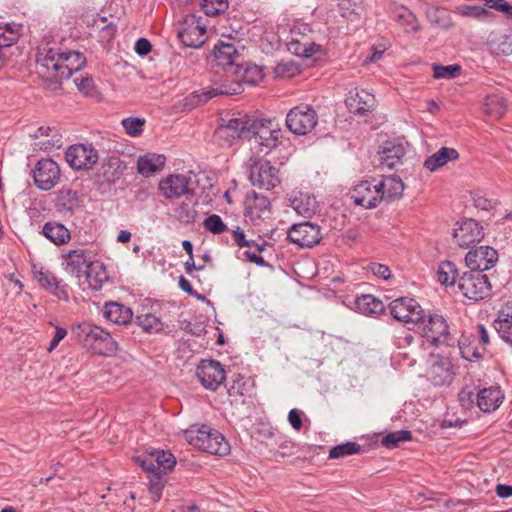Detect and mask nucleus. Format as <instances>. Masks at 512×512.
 <instances>
[{
    "label": "nucleus",
    "instance_id": "1",
    "mask_svg": "<svg viewBox=\"0 0 512 512\" xmlns=\"http://www.w3.org/2000/svg\"><path fill=\"white\" fill-rule=\"evenodd\" d=\"M39 73L52 82L69 79L85 65V57L77 51L59 52L54 49L45 54L40 53L37 59Z\"/></svg>",
    "mask_w": 512,
    "mask_h": 512
},
{
    "label": "nucleus",
    "instance_id": "2",
    "mask_svg": "<svg viewBox=\"0 0 512 512\" xmlns=\"http://www.w3.org/2000/svg\"><path fill=\"white\" fill-rule=\"evenodd\" d=\"M72 334L93 353L104 355L117 350V342L109 332L91 323H81L73 327Z\"/></svg>",
    "mask_w": 512,
    "mask_h": 512
},
{
    "label": "nucleus",
    "instance_id": "3",
    "mask_svg": "<svg viewBox=\"0 0 512 512\" xmlns=\"http://www.w3.org/2000/svg\"><path fill=\"white\" fill-rule=\"evenodd\" d=\"M194 178L195 175L191 171L169 174L158 182L159 194L167 200L191 197L196 189Z\"/></svg>",
    "mask_w": 512,
    "mask_h": 512
},
{
    "label": "nucleus",
    "instance_id": "4",
    "mask_svg": "<svg viewBox=\"0 0 512 512\" xmlns=\"http://www.w3.org/2000/svg\"><path fill=\"white\" fill-rule=\"evenodd\" d=\"M253 119L245 114L231 118L220 125L214 133V139L220 146H231L239 139L251 138Z\"/></svg>",
    "mask_w": 512,
    "mask_h": 512
},
{
    "label": "nucleus",
    "instance_id": "5",
    "mask_svg": "<svg viewBox=\"0 0 512 512\" xmlns=\"http://www.w3.org/2000/svg\"><path fill=\"white\" fill-rule=\"evenodd\" d=\"M416 331L433 345L449 344L450 332L447 321L440 315H423L416 325Z\"/></svg>",
    "mask_w": 512,
    "mask_h": 512
},
{
    "label": "nucleus",
    "instance_id": "6",
    "mask_svg": "<svg viewBox=\"0 0 512 512\" xmlns=\"http://www.w3.org/2000/svg\"><path fill=\"white\" fill-rule=\"evenodd\" d=\"M318 123V115L314 108L301 104L292 108L286 116L287 128L296 135L310 133Z\"/></svg>",
    "mask_w": 512,
    "mask_h": 512
},
{
    "label": "nucleus",
    "instance_id": "7",
    "mask_svg": "<svg viewBox=\"0 0 512 512\" xmlns=\"http://www.w3.org/2000/svg\"><path fill=\"white\" fill-rule=\"evenodd\" d=\"M458 289L464 297L479 301L489 296L491 286L486 275L481 272L470 271L459 277Z\"/></svg>",
    "mask_w": 512,
    "mask_h": 512
},
{
    "label": "nucleus",
    "instance_id": "8",
    "mask_svg": "<svg viewBox=\"0 0 512 512\" xmlns=\"http://www.w3.org/2000/svg\"><path fill=\"white\" fill-rule=\"evenodd\" d=\"M281 135V129L271 120H253L251 137L254 138L255 143L259 146V152L267 154L272 149L276 148L279 144Z\"/></svg>",
    "mask_w": 512,
    "mask_h": 512
},
{
    "label": "nucleus",
    "instance_id": "9",
    "mask_svg": "<svg viewBox=\"0 0 512 512\" xmlns=\"http://www.w3.org/2000/svg\"><path fill=\"white\" fill-rule=\"evenodd\" d=\"M391 315L398 321L416 327L423 318L424 310L418 302L412 298L401 297L393 300L390 305Z\"/></svg>",
    "mask_w": 512,
    "mask_h": 512
},
{
    "label": "nucleus",
    "instance_id": "10",
    "mask_svg": "<svg viewBox=\"0 0 512 512\" xmlns=\"http://www.w3.org/2000/svg\"><path fill=\"white\" fill-rule=\"evenodd\" d=\"M136 463L146 472L161 475L171 470L176 464L175 457L164 450H154L146 455L135 457Z\"/></svg>",
    "mask_w": 512,
    "mask_h": 512
},
{
    "label": "nucleus",
    "instance_id": "11",
    "mask_svg": "<svg viewBox=\"0 0 512 512\" xmlns=\"http://www.w3.org/2000/svg\"><path fill=\"white\" fill-rule=\"evenodd\" d=\"M250 180L253 186L270 190L280 183L279 171L270 162L260 160L251 166Z\"/></svg>",
    "mask_w": 512,
    "mask_h": 512
},
{
    "label": "nucleus",
    "instance_id": "12",
    "mask_svg": "<svg viewBox=\"0 0 512 512\" xmlns=\"http://www.w3.org/2000/svg\"><path fill=\"white\" fill-rule=\"evenodd\" d=\"M35 185L44 191L55 187L60 180L59 165L52 159H41L33 171Z\"/></svg>",
    "mask_w": 512,
    "mask_h": 512
},
{
    "label": "nucleus",
    "instance_id": "13",
    "mask_svg": "<svg viewBox=\"0 0 512 512\" xmlns=\"http://www.w3.org/2000/svg\"><path fill=\"white\" fill-rule=\"evenodd\" d=\"M196 375L200 383L209 390H216L225 380V370L215 360H202L197 366Z\"/></svg>",
    "mask_w": 512,
    "mask_h": 512
},
{
    "label": "nucleus",
    "instance_id": "14",
    "mask_svg": "<svg viewBox=\"0 0 512 512\" xmlns=\"http://www.w3.org/2000/svg\"><path fill=\"white\" fill-rule=\"evenodd\" d=\"M351 198L355 204L366 209L376 207L381 202L378 182L376 180H363L354 186Z\"/></svg>",
    "mask_w": 512,
    "mask_h": 512
},
{
    "label": "nucleus",
    "instance_id": "15",
    "mask_svg": "<svg viewBox=\"0 0 512 512\" xmlns=\"http://www.w3.org/2000/svg\"><path fill=\"white\" fill-rule=\"evenodd\" d=\"M98 158L97 151L92 146L84 144L70 146L66 151L67 163L76 170L92 168Z\"/></svg>",
    "mask_w": 512,
    "mask_h": 512
},
{
    "label": "nucleus",
    "instance_id": "16",
    "mask_svg": "<svg viewBox=\"0 0 512 512\" xmlns=\"http://www.w3.org/2000/svg\"><path fill=\"white\" fill-rule=\"evenodd\" d=\"M288 239L300 247L311 248L321 240L320 228L310 222L294 224L288 232Z\"/></svg>",
    "mask_w": 512,
    "mask_h": 512
},
{
    "label": "nucleus",
    "instance_id": "17",
    "mask_svg": "<svg viewBox=\"0 0 512 512\" xmlns=\"http://www.w3.org/2000/svg\"><path fill=\"white\" fill-rule=\"evenodd\" d=\"M498 261L497 251L490 246H479L470 250L465 257L471 271L482 272L492 268Z\"/></svg>",
    "mask_w": 512,
    "mask_h": 512
},
{
    "label": "nucleus",
    "instance_id": "18",
    "mask_svg": "<svg viewBox=\"0 0 512 512\" xmlns=\"http://www.w3.org/2000/svg\"><path fill=\"white\" fill-rule=\"evenodd\" d=\"M32 272L34 278L41 287L60 299L65 301L69 299L68 285L58 279L51 271L44 269L43 267L38 268L36 265H33Z\"/></svg>",
    "mask_w": 512,
    "mask_h": 512
},
{
    "label": "nucleus",
    "instance_id": "19",
    "mask_svg": "<svg viewBox=\"0 0 512 512\" xmlns=\"http://www.w3.org/2000/svg\"><path fill=\"white\" fill-rule=\"evenodd\" d=\"M345 102L349 111L355 115H365L372 111L376 104L373 94L357 88L349 91Z\"/></svg>",
    "mask_w": 512,
    "mask_h": 512
},
{
    "label": "nucleus",
    "instance_id": "20",
    "mask_svg": "<svg viewBox=\"0 0 512 512\" xmlns=\"http://www.w3.org/2000/svg\"><path fill=\"white\" fill-rule=\"evenodd\" d=\"M454 238L460 247L467 248L483 238L482 227L473 219H465L455 229Z\"/></svg>",
    "mask_w": 512,
    "mask_h": 512
},
{
    "label": "nucleus",
    "instance_id": "21",
    "mask_svg": "<svg viewBox=\"0 0 512 512\" xmlns=\"http://www.w3.org/2000/svg\"><path fill=\"white\" fill-rule=\"evenodd\" d=\"M288 200L294 211L305 218L312 217L317 210V202L314 196L301 191H293Z\"/></svg>",
    "mask_w": 512,
    "mask_h": 512
},
{
    "label": "nucleus",
    "instance_id": "22",
    "mask_svg": "<svg viewBox=\"0 0 512 512\" xmlns=\"http://www.w3.org/2000/svg\"><path fill=\"white\" fill-rule=\"evenodd\" d=\"M494 328L501 339L512 347V302L501 306L494 320Z\"/></svg>",
    "mask_w": 512,
    "mask_h": 512
},
{
    "label": "nucleus",
    "instance_id": "23",
    "mask_svg": "<svg viewBox=\"0 0 512 512\" xmlns=\"http://www.w3.org/2000/svg\"><path fill=\"white\" fill-rule=\"evenodd\" d=\"M240 89V84H236L234 87L221 85L220 87L212 88L203 94L192 93L184 99V106L188 109H192L200 103L206 102L217 95H236L240 93Z\"/></svg>",
    "mask_w": 512,
    "mask_h": 512
},
{
    "label": "nucleus",
    "instance_id": "24",
    "mask_svg": "<svg viewBox=\"0 0 512 512\" xmlns=\"http://www.w3.org/2000/svg\"><path fill=\"white\" fill-rule=\"evenodd\" d=\"M477 405L483 412L490 413L499 408L504 399V394L499 387L492 386L480 390L477 395Z\"/></svg>",
    "mask_w": 512,
    "mask_h": 512
},
{
    "label": "nucleus",
    "instance_id": "25",
    "mask_svg": "<svg viewBox=\"0 0 512 512\" xmlns=\"http://www.w3.org/2000/svg\"><path fill=\"white\" fill-rule=\"evenodd\" d=\"M430 377L435 385L449 383L452 379V363L449 358L440 355L432 358Z\"/></svg>",
    "mask_w": 512,
    "mask_h": 512
},
{
    "label": "nucleus",
    "instance_id": "26",
    "mask_svg": "<svg viewBox=\"0 0 512 512\" xmlns=\"http://www.w3.org/2000/svg\"><path fill=\"white\" fill-rule=\"evenodd\" d=\"M205 32L206 29L191 18V23L178 31V37L185 46L198 48L205 41Z\"/></svg>",
    "mask_w": 512,
    "mask_h": 512
},
{
    "label": "nucleus",
    "instance_id": "27",
    "mask_svg": "<svg viewBox=\"0 0 512 512\" xmlns=\"http://www.w3.org/2000/svg\"><path fill=\"white\" fill-rule=\"evenodd\" d=\"M377 182L381 201L392 202L401 198L405 186L399 177L389 176Z\"/></svg>",
    "mask_w": 512,
    "mask_h": 512
},
{
    "label": "nucleus",
    "instance_id": "28",
    "mask_svg": "<svg viewBox=\"0 0 512 512\" xmlns=\"http://www.w3.org/2000/svg\"><path fill=\"white\" fill-rule=\"evenodd\" d=\"M166 158L162 154L147 153L137 160V171L144 177H151L165 166Z\"/></svg>",
    "mask_w": 512,
    "mask_h": 512
},
{
    "label": "nucleus",
    "instance_id": "29",
    "mask_svg": "<svg viewBox=\"0 0 512 512\" xmlns=\"http://www.w3.org/2000/svg\"><path fill=\"white\" fill-rule=\"evenodd\" d=\"M458 158L459 153L454 148L442 147L425 160L424 167L430 172H435L447 163L455 161Z\"/></svg>",
    "mask_w": 512,
    "mask_h": 512
},
{
    "label": "nucleus",
    "instance_id": "30",
    "mask_svg": "<svg viewBox=\"0 0 512 512\" xmlns=\"http://www.w3.org/2000/svg\"><path fill=\"white\" fill-rule=\"evenodd\" d=\"M104 317L117 325H126L132 319L133 313L129 307L117 302L106 303L103 311Z\"/></svg>",
    "mask_w": 512,
    "mask_h": 512
},
{
    "label": "nucleus",
    "instance_id": "31",
    "mask_svg": "<svg viewBox=\"0 0 512 512\" xmlns=\"http://www.w3.org/2000/svg\"><path fill=\"white\" fill-rule=\"evenodd\" d=\"M287 48L292 54L302 58H311L322 50L321 45L305 39L304 37L301 39L292 37L287 43Z\"/></svg>",
    "mask_w": 512,
    "mask_h": 512
},
{
    "label": "nucleus",
    "instance_id": "32",
    "mask_svg": "<svg viewBox=\"0 0 512 512\" xmlns=\"http://www.w3.org/2000/svg\"><path fill=\"white\" fill-rule=\"evenodd\" d=\"M269 206V199L262 194L254 193L245 200L246 215L249 216L251 220L261 218L269 210Z\"/></svg>",
    "mask_w": 512,
    "mask_h": 512
},
{
    "label": "nucleus",
    "instance_id": "33",
    "mask_svg": "<svg viewBox=\"0 0 512 512\" xmlns=\"http://www.w3.org/2000/svg\"><path fill=\"white\" fill-rule=\"evenodd\" d=\"M405 149L402 144L387 143L379 152V161L389 169L396 167L402 160Z\"/></svg>",
    "mask_w": 512,
    "mask_h": 512
},
{
    "label": "nucleus",
    "instance_id": "34",
    "mask_svg": "<svg viewBox=\"0 0 512 512\" xmlns=\"http://www.w3.org/2000/svg\"><path fill=\"white\" fill-rule=\"evenodd\" d=\"M89 263L83 250H72L66 255L65 270L80 279Z\"/></svg>",
    "mask_w": 512,
    "mask_h": 512
},
{
    "label": "nucleus",
    "instance_id": "35",
    "mask_svg": "<svg viewBox=\"0 0 512 512\" xmlns=\"http://www.w3.org/2000/svg\"><path fill=\"white\" fill-rule=\"evenodd\" d=\"M477 339L474 335L463 334L458 341V348L461 356L469 361L480 358L485 348L480 345H476Z\"/></svg>",
    "mask_w": 512,
    "mask_h": 512
},
{
    "label": "nucleus",
    "instance_id": "36",
    "mask_svg": "<svg viewBox=\"0 0 512 512\" xmlns=\"http://www.w3.org/2000/svg\"><path fill=\"white\" fill-rule=\"evenodd\" d=\"M20 36V26L5 24L0 25V67L3 66L6 54L5 49L12 46Z\"/></svg>",
    "mask_w": 512,
    "mask_h": 512
},
{
    "label": "nucleus",
    "instance_id": "37",
    "mask_svg": "<svg viewBox=\"0 0 512 512\" xmlns=\"http://www.w3.org/2000/svg\"><path fill=\"white\" fill-rule=\"evenodd\" d=\"M34 136L36 138L48 137V139L40 141L39 143L36 144L37 146H39L40 149L53 150L60 148L62 146V136L55 128L49 126H41L37 129Z\"/></svg>",
    "mask_w": 512,
    "mask_h": 512
},
{
    "label": "nucleus",
    "instance_id": "38",
    "mask_svg": "<svg viewBox=\"0 0 512 512\" xmlns=\"http://www.w3.org/2000/svg\"><path fill=\"white\" fill-rule=\"evenodd\" d=\"M43 235L56 245L67 243L70 238V231L61 223L47 222L42 229Z\"/></svg>",
    "mask_w": 512,
    "mask_h": 512
},
{
    "label": "nucleus",
    "instance_id": "39",
    "mask_svg": "<svg viewBox=\"0 0 512 512\" xmlns=\"http://www.w3.org/2000/svg\"><path fill=\"white\" fill-rule=\"evenodd\" d=\"M84 274L86 275L89 286L94 290L100 289L102 285L108 281L107 271L104 265L99 261L90 262Z\"/></svg>",
    "mask_w": 512,
    "mask_h": 512
},
{
    "label": "nucleus",
    "instance_id": "40",
    "mask_svg": "<svg viewBox=\"0 0 512 512\" xmlns=\"http://www.w3.org/2000/svg\"><path fill=\"white\" fill-rule=\"evenodd\" d=\"M213 432L214 430L206 425H194L191 426L189 429L185 430L184 436L185 439L189 442V444L202 450V448L206 444V441L210 438Z\"/></svg>",
    "mask_w": 512,
    "mask_h": 512
},
{
    "label": "nucleus",
    "instance_id": "41",
    "mask_svg": "<svg viewBox=\"0 0 512 512\" xmlns=\"http://www.w3.org/2000/svg\"><path fill=\"white\" fill-rule=\"evenodd\" d=\"M213 55L216 65L225 69L234 64L235 58L237 57V51L234 45L221 43L214 47Z\"/></svg>",
    "mask_w": 512,
    "mask_h": 512
},
{
    "label": "nucleus",
    "instance_id": "42",
    "mask_svg": "<svg viewBox=\"0 0 512 512\" xmlns=\"http://www.w3.org/2000/svg\"><path fill=\"white\" fill-rule=\"evenodd\" d=\"M484 111L494 119H501L507 111L505 99L498 94L488 95L484 100Z\"/></svg>",
    "mask_w": 512,
    "mask_h": 512
},
{
    "label": "nucleus",
    "instance_id": "43",
    "mask_svg": "<svg viewBox=\"0 0 512 512\" xmlns=\"http://www.w3.org/2000/svg\"><path fill=\"white\" fill-rule=\"evenodd\" d=\"M202 450L210 454L225 456L230 451V445L220 432L214 430Z\"/></svg>",
    "mask_w": 512,
    "mask_h": 512
},
{
    "label": "nucleus",
    "instance_id": "44",
    "mask_svg": "<svg viewBox=\"0 0 512 512\" xmlns=\"http://www.w3.org/2000/svg\"><path fill=\"white\" fill-rule=\"evenodd\" d=\"M355 304L357 309L366 315L378 314L384 309L383 302L371 294L361 295Z\"/></svg>",
    "mask_w": 512,
    "mask_h": 512
},
{
    "label": "nucleus",
    "instance_id": "45",
    "mask_svg": "<svg viewBox=\"0 0 512 512\" xmlns=\"http://www.w3.org/2000/svg\"><path fill=\"white\" fill-rule=\"evenodd\" d=\"M488 45L490 50L496 54H512V40L507 34L492 33L488 40Z\"/></svg>",
    "mask_w": 512,
    "mask_h": 512
},
{
    "label": "nucleus",
    "instance_id": "46",
    "mask_svg": "<svg viewBox=\"0 0 512 512\" xmlns=\"http://www.w3.org/2000/svg\"><path fill=\"white\" fill-rule=\"evenodd\" d=\"M458 270L454 263L450 261L442 262L438 266L437 280L443 285L458 284Z\"/></svg>",
    "mask_w": 512,
    "mask_h": 512
},
{
    "label": "nucleus",
    "instance_id": "47",
    "mask_svg": "<svg viewBox=\"0 0 512 512\" xmlns=\"http://www.w3.org/2000/svg\"><path fill=\"white\" fill-rule=\"evenodd\" d=\"M137 324L146 332H158L162 330L161 321L153 314H140L136 316Z\"/></svg>",
    "mask_w": 512,
    "mask_h": 512
},
{
    "label": "nucleus",
    "instance_id": "48",
    "mask_svg": "<svg viewBox=\"0 0 512 512\" xmlns=\"http://www.w3.org/2000/svg\"><path fill=\"white\" fill-rule=\"evenodd\" d=\"M456 13L464 17H470L478 20H483L490 16V12L481 6L474 5H459L456 7Z\"/></svg>",
    "mask_w": 512,
    "mask_h": 512
},
{
    "label": "nucleus",
    "instance_id": "49",
    "mask_svg": "<svg viewBox=\"0 0 512 512\" xmlns=\"http://www.w3.org/2000/svg\"><path fill=\"white\" fill-rule=\"evenodd\" d=\"M360 451V445L355 442H347L333 447L329 452L331 459H339L349 455L357 454Z\"/></svg>",
    "mask_w": 512,
    "mask_h": 512
},
{
    "label": "nucleus",
    "instance_id": "50",
    "mask_svg": "<svg viewBox=\"0 0 512 512\" xmlns=\"http://www.w3.org/2000/svg\"><path fill=\"white\" fill-rule=\"evenodd\" d=\"M411 432L407 430L395 431L387 434L381 440L383 446L389 449L396 448L399 443L410 440Z\"/></svg>",
    "mask_w": 512,
    "mask_h": 512
},
{
    "label": "nucleus",
    "instance_id": "51",
    "mask_svg": "<svg viewBox=\"0 0 512 512\" xmlns=\"http://www.w3.org/2000/svg\"><path fill=\"white\" fill-rule=\"evenodd\" d=\"M202 8L207 16H216L228 8L227 0H203Z\"/></svg>",
    "mask_w": 512,
    "mask_h": 512
},
{
    "label": "nucleus",
    "instance_id": "52",
    "mask_svg": "<svg viewBox=\"0 0 512 512\" xmlns=\"http://www.w3.org/2000/svg\"><path fill=\"white\" fill-rule=\"evenodd\" d=\"M58 206L66 211H73L77 206L76 193L71 190H62L58 195Z\"/></svg>",
    "mask_w": 512,
    "mask_h": 512
},
{
    "label": "nucleus",
    "instance_id": "53",
    "mask_svg": "<svg viewBox=\"0 0 512 512\" xmlns=\"http://www.w3.org/2000/svg\"><path fill=\"white\" fill-rule=\"evenodd\" d=\"M459 71L460 66L458 65L433 66V76L437 79H453L458 75Z\"/></svg>",
    "mask_w": 512,
    "mask_h": 512
},
{
    "label": "nucleus",
    "instance_id": "54",
    "mask_svg": "<svg viewBox=\"0 0 512 512\" xmlns=\"http://www.w3.org/2000/svg\"><path fill=\"white\" fill-rule=\"evenodd\" d=\"M164 488V481L161 475L151 474L149 477V494L154 502H158L161 498Z\"/></svg>",
    "mask_w": 512,
    "mask_h": 512
},
{
    "label": "nucleus",
    "instance_id": "55",
    "mask_svg": "<svg viewBox=\"0 0 512 512\" xmlns=\"http://www.w3.org/2000/svg\"><path fill=\"white\" fill-rule=\"evenodd\" d=\"M144 119L140 118H126L122 120V125L126 133L130 136H139L143 131Z\"/></svg>",
    "mask_w": 512,
    "mask_h": 512
},
{
    "label": "nucleus",
    "instance_id": "56",
    "mask_svg": "<svg viewBox=\"0 0 512 512\" xmlns=\"http://www.w3.org/2000/svg\"><path fill=\"white\" fill-rule=\"evenodd\" d=\"M206 230L213 234H220L227 229V226L222 221L221 217L213 214L207 217L203 223Z\"/></svg>",
    "mask_w": 512,
    "mask_h": 512
},
{
    "label": "nucleus",
    "instance_id": "57",
    "mask_svg": "<svg viewBox=\"0 0 512 512\" xmlns=\"http://www.w3.org/2000/svg\"><path fill=\"white\" fill-rule=\"evenodd\" d=\"M299 72V67L293 62L280 63L275 67V73L280 77H293Z\"/></svg>",
    "mask_w": 512,
    "mask_h": 512
},
{
    "label": "nucleus",
    "instance_id": "58",
    "mask_svg": "<svg viewBox=\"0 0 512 512\" xmlns=\"http://www.w3.org/2000/svg\"><path fill=\"white\" fill-rule=\"evenodd\" d=\"M263 78V71L259 66H251L245 69L243 81L249 84H256Z\"/></svg>",
    "mask_w": 512,
    "mask_h": 512
},
{
    "label": "nucleus",
    "instance_id": "59",
    "mask_svg": "<svg viewBox=\"0 0 512 512\" xmlns=\"http://www.w3.org/2000/svg\"><path fill=\"white\" fill-rule=\"evenodd\" d=\"M73 82L81 92L86 94L90 93L94 88L93 80L89 77L75 75Z\"/></svg>",
    "mask_w": 512,
    "mask_h": 512
},
{
    "label": "nucleus",
    "instance_id": "60",
    "mask_svg": "<svg viewBox=\"0 0 512 512\" xmlns=\"http://www.w3.org/2000/svg\"><path fill=\"white\" fill-rule=\"evenodd\" d=\"M370 270L375 276L382 278L384 280H387L391 277V270L386 265L373 263L370 266Z\"/></svg>",
    "mask_w": 512,
    "mask_h": 512
},
{
    "label": "nucleus",
    "instance_id": "61",
    "mask_svg": "<svg viewBox=\"0 0 512 512\" xmlns=\"http://www.w3.org/2000/svg\"><path fill=\"white\" fill-rule=\"evenodd\" d=\"M288 421L295 430H300L302 427L301 411L298 409L290 410L288 414Z\"/></svg>",
    "mask_w": 512,
    "mask_h": 512
},
{
    "label": "nucleus",
    "instance_id": "62",
    "mask_svg": "<svg viewBox=\"0 0 512 512\" xmlns=\"http://www.w3.org/2000/svg\"><path fill=\"white\" fill-rule=\"evenodd\" d=\"M151 49V43L145 38L138 39L135 44V51L140 56L147 55L148 53H150Z\"/></svg>",
    "mask_w": 512,
    "mask_h": 512
},
{
    "label": "nucleus",
    "instance_id": "63",
    "mask_svg": "<svg viewBox=\"0 0 512 512\" xmlns=\"http://www.w3.org/2000/svg\"><path fill=\"white\" fill-rule=\"evenodd\" d=\"M473 202L477 208L482 210H489L493 207V202L480 194H475L473 196Z\"/></svg>",
    "mask_w": 512,
    "mask_h": 512
},
{
    "label": "nucleus",
    "instance_id": "64",
    "mask_svg": "<svg viewBox=\"0 0 512 512\" xmlns=\"http://www.w3.org/2000/svg\"><path fill=\"white\" fill-rule=\"evenodd\" d=\"M67 335V330L62 327H56L55 335L50 342V345L48 347V351L52 352L59 344V342L65 338Z\"/></svg>",
    "mask_w": 512,
    "mask_h": 512
}]
</instances>
